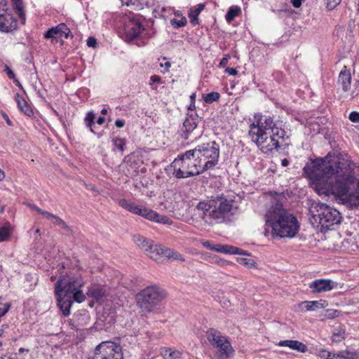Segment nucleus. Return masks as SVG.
Returning a JSON list of instances; mask_svg holds the SVG:
<instances>
[{
    "label": "nucleus",
    "mask_w": 359,
    "mask_h": 359,
    "mask_svg": "<svg viewBox=\"0 0 359 359\" xmlns=\"http://www.w3.org/2000/svg\"><path fill=\"white\" fill-rule=\"evenodd\" d=\"M341 163H331L323 158L312 161L304 168V172L319 195H334L347 208L359 207V180L351 171L339 173Z\"/></svg>",
    "instance_id": "f257e3e1"
},
{
    "label": "nucleus",
    "mask_w": 359,
    "mask_h": 359,
    "mask_svg": "<svg viewBox=\"0 0 359 359\" xmlns=\"http://www.w3.org/2000/svg\"><path fill=\"white\" fill-rule=\"evenodd\" d=\"M248 135L252 141L265 153L278 151L288 139L280 123L275 121L273 116L261 113L255 114Z\"/></svg>",
    "instance_id": "f03ea898"
},
{
    "label": "nucleus",
    "mask_w": 359,
    "mask_h": 359,
    "mask_svg": "<svg viewBox=\"0 0 359 359\" xmlns=\"http://www.w3.org/2000/svg\"><path fill=\"white\" fill-rule=\"evenodd\" d=\"M265 221L266 231L271 228V233L273 238H292L299 230L297 217L279 203L273 205L267 210Z\"/></svg>",
    "instance_id": "7ed1b4c3"
},
{
    "label": "nucleus",
    "mask_w": 359,
    "mask_h": 359,
    "mask_svg": "<svg viewBox=\"0 0 359 359\" xmlns=\"http://www.w3.org/2000/svg\"><path fill=\"white\" fill-rule=\"evenodd\" d=\"M196 210L203 219H209L216 223H223L231 220L237 211V206L234 200L222 194L212 196L207 201L199 202Z\"/></svg>",
    "instance_id": "20e7f679"
},
{
    "label": "nucleus",
    "mask_w": 359,
    "mask_h": 359,
    "mask_svg": "<svg viewBox=\"0 0 359 359\" xmlns=\"http://www.w3.org/2000/svg\"><path fill=\"white\" fill-rule=\"evenodd\" d=\"M310 220L313 225L320 227L321 231H327L335 224L341 223V213L325 203L313 202L309 210Z\"/></svg>",
    "instance_id": "39448f33"
},
{
    "label": "nucleus",
    "mask_w": 359,
    "mask_h": 359,
    "mask_svg": "<svg viewBox=\"0 0 359 359\" xmlns=\"http://www.w3.org/2000/svg\"><path fill=\"white\" fill-rule=\"evenodd\" d=\"M134 243L143 250L147 255L156 262H162L164 259H172L184 262V259L180 253L170 248L155 244L154 241L140 235L133 236Z\"/></svg>",
    "instance_id": "423d86ee"
},
{
    "label": "nucleus",
    "mask_w": 359,
    "mask_h": 359,
    "mask_svg": "<svg viewBox=\"0 0 359 359\" xmlns=\"http://www.w3.org/2000/svg\"><path fill=\"white\" fill-rule=\"evenodd\" d=\"M192 151L188 150L179 155L170 165L172 175L177 179H184L198 175L205 172L202 165L196 161Z\"/></svg>",
    "instance_id": "0eeeda50"
},
{
    "label": "nucleus",
    "mask_w": 359,
    "mask_h": 359,
    "mask_svg": "<svg viewBox=\"0 0 359 359\" xmlns=\"http://www.w3.org/2000/svg\"><path fill=\"white\" fill-rule=\"evenodd\" d=\"M165 297L164 290L158 285H149L137 294V306L142 315L146 316L154 311Z\"/></svg>",
    "instance_id": "6e6552de"
},
{
    "label": "nucleus",
    "mask_w": 359,
    "mask_h": 359,
    "mask_svg": "<svg viewBox=\"0 0 359 359\" xmlns=\"http://www.w3.org/2000/svg\"><path fill=\"white\" fill-rule=\"evenodd\" d=\"M84 285V281L80 276L60 278L55 285V292L60 293V296L70 297L74 302L81 303L86 299L81 288Z\"/></svg>",
    "instance_id": "1a4fd4ad"
},
{
    "label": "nucleus",
    "mask_w": 359,
    "mask_h": 359,
    "mask_svg": "<svg viewBox=\"0 0 359 359\" xmlns=\"http://www.w3.org/2000/svg\"><path fill=\"white\" fill-rule=\"evenodd\" d=\"M193 154L202 165V168L205 172L214 168L217 163L219 157V145L215 141H211L198 145L194 149H191Z\"/></svg>",
    "instance_id": "9d476101"
},
{
    "label": "nucleus",
    "mask_w": 359,
    "mask_h": 359,
    "mask_svg": "<svg viewBox=\"0 0 359 359\" xmlns=\"http://www.w3.org/2000/svg\"><path fill=\"white\" fill-rule=\"evenodd\" d=\"M206 337L209 343L217 349L219 359H229L233 357L235 351L227 337L219 330L210 328L206 332Z\"/></svg>",
    "instance_id": "9b49d317"
},
{
    "label": "nucleus",
    "mask_w": 359,
    "mask_h": 359,
    "mask_svg": "<svg viewBox=\"0 0 359 359\" xmlns=\"http://www.w3.org/2000/svg\"><path fill=\"white\" fill-rule=\"evenodd\" d=\"M123 27L121 32L122 39L126 42H132L142 37L143 27L140 20L133 15L123 17Z\"/></svg>",
    "instance_id": "f8f14e48"
},
{
    "label": "nucleus",
    "mask_w": 359,
    "mask_h": 359,
    "mask_svg": "<svg viewBox=\"0 0 359 359\" xmlns=\"http://www.w3.org/2000/svg\"><path fill=\"white\" fill-rule=\"evenodd\" d=\"M88 359H123V356L119 345L107 341L97 345Z\"/></svg>",
    "instance_id": "ddd939ff"
},
{
    "label": "nucleus",
    "mask_w": 359,
    "mask_h": 359,
    "mask_svg": "<svg viewBox=\"0 0 359 359\" xmlns=\"http://www.w3.org/2000/svg\"><path fill=\"white\" fill-rule=\"evenodd\" d=\"M71 31L69 28L65 23H60L55 27L50 28L43 34L45 39H50L52 41L54 39H61L62 37L67 39Z\"/></svg>",
    "instance_id": "4468645a"
},
{
    "label": "nucleus",
    "mask_w": 359,
    "mask_h": 359,
    "mask_svg": "<svg viewBox=\"0 0 359 359\" xmlns=\"http://www.w3.org/2000/svg\"><path fill=\"white\" fill-rule=\"evenodd\" d=\"M17 28V21L6 10L0 8V31L10 32Z\"/></svg>",
    "instance_id": "2eb2a0df"
},
{
    "label": "nucleus",
    "mask_w": 359,
    "mask_h": 359,
    "mask_svg": "<svg viewBox=\"0 0 359 359\" xmlns=\"http://www.w3.org/2000/svg\"><path fill=\"white\" fill-rule=\"evenodd\" d=\"M312 293L328 292L337 286V283L330 279H317L309 284Z\"/></svg>",
    "instance_id": "dca6fc26"
},
{
    "label": "nucleus",
    "mask_w": 359,
    "mask_h": 359,
    "mask_svg": "<svg viewBox=\"0 0 359 359\" xmlns=\"http://www.w3.org/2000/svg\"><path fill=\"white\" fill-rule=\"evenodd\" d=\"M140 216L146 219L161 224H169L170 221L167 216L161 215L156 211L145 206L143 207Z\"/></svg>",
    "instance_id": "f3484780"
},
{
    "label": "nucleus",
    "mask_w": 359,
    "mask_h": 359,
    "mask_svg": "<svg viewBox=\"0 0 359 359\" xmlns=\"http://www.w3.org/2000/svg\"><path fill=\"white\" fill-rule=\"evenodd\" d=\"M60 293H55L57 305L64 316H68L70 314V308L74 300L70 297L60 296Z\"/></svg>",
    "instance_id": "a211bd4d"
},
{
    "label": "nucleus",
    "mask_w": 359,
    "mask_h": 359,
    "mask_svg": "<svg viewBox=\"0 0 359 359\" xmlns=\"http://www.w3.org/2000/svg\"><path fill=\"white\" fill-rule=\"evenodd\" d=\"M338 83L341 85L343 91L347 92L350 89L351 75L350 70L347 69L346 66H344L341 70L338 77Z\"/></svg>",
    "instance_id": "6ab92c4d"
},
{
    "label": "nucleus",
    "mask_w": 359,
    "mask_h": 359,
    "mask_svg": "<svg viewBox=\"0 0 359 359\" xmlns=\"http://www.w3.org/2000/svg\"><path fill=\"white\" fill-rule=\"evenodd\" d=\"M212 250L229 255H246V252L241 248L229 245L216 244Z\"/></svg>",
    "instance_id": "aec40b11"
},
{
    "label": "nucleus",
    "mask_w": 359,
    "mask_h": 359,
    "mask_svg": "<svg viewBox=\"0 0 359 359\" xmlns=\"http://www.w3.org/2000/svg\"><path fill=\"white\" fill-rule=\"evenodd\" d=\"M118 205L129 211L130 212L140 216L144 205L136 204L134 202L128 201L125 198L120 199L118 202Z\"/></svg>",
    "instance_id": "412c9836"
},
{
    "label": "nucleus",
    "mask_w": 359,
    "mask_h": 359,
    "mask_svg": "<svg viewBox=\"0 0 359 359\" xmlns=\"http://www.w3.org/2000/svg\"><path fill=\"white\" fill-rule=\"evenodd\" d=\"M278 346H287L300 353H305L308 349L304 344L297 340H282L279 341Z\"/></svg>",
    "instance_id": "4be33fe9"
},
{
    "label": "nucleus",
    "mask_w": 359,
    "mask_h": 359,
    "mask_svg": "<svg viewBox=\"0 0 359 359\" xmlns=\"http://www.w3.org/2000/svg\"><path fill=\"white\" fill-rule=\"evenodd\" d=\"M123 5L130 7L134 11H141L150 6L149 0H120Z\"/></svg>",
    "instance_id": "5701e85b"
},
{
    "label": "nucleus",
    "mask_w": 359,
    "mask_h": 359,
    "mask_svg": "<svg viewBox=\"0 0 359 359\" xmlns=\"http://www.w3.org/2000/svg\"><path fill=\"white\" fill-rule=\"evenodd\" d=\"M198 125L197 118L193 116H189L186 118L183 123V137L185 140L188 139V135L191 133Z\"/></svg>",
    "instance_id": "b1692460"
},
{
    "label": "nucleus",
    "mask_w": 359,
    "mask_h": 359,
    "mask_svg": "<svg viewBox=\"0 0 359 359\" xmlns=\"http://www.w3.org/2000/svg\"><path fill=\"white\" fill-rule=\"evenodd\" d=\"M15 101L17 102L18 107L19 109L23 112L25 115L28 116H32L34 114V112L28 104L27 101L24 99L23 97L20 95L18 93L15 95Z\"/></svg>",
    "instance_id": "393cba45"
},
{
    "label": "nucleus",
    "mask_w": 359,
    "mask_h": 359,
    "mask_svg": "<svg viewBox=\"0 0 359 359\" xmlns=\"http://www.w3.org/2000/svg\"><path fill=\"white\" fill-rule=\"evenodd\" d=\"M12 2V6L15 13L19 17L22 24L25 23L26 14L25 12V7L22 0H11Z\"/></svg>",
    "instance_id": "a878e982"
},
{
    "label": "nucleus",
    "mask_w": 359,
    "mask_h": 359,
    "mask_svg": "<svg viewBox=\"0 0 359 359\" xmlns=\"http://www.w3.org/2000/svg\"><path fill=\"white\" fill-rule=\"evenodd\" d=\"M302 304L304 305L306 311H316L318 309L325 308L327 305L325 300L304 301L302 302Z\"/></svg>",
    "instance_id": "bb28decb"
},
{
    "label": "nucleus",
    "mask_w": 359,
    "mask_h": 359,
    "mask_svg": "<svg viewBox=\"0 0 359 359\" xmlns=\"http://www.w3.org/2000/svg\"><path fill=\"white\" fill-rule=\"evenodd\" d=\"M87 294L97 301L104 295V291L99 286H93L88 289Z\"/></svg>",
    "instance_id": "cd10ccee"
},
{
    "label": "nucleus",
    "mask_w": 359,
    "mask_h": 359,
    "mask_svg": "<svg viewBox=\"0 0 359 359\" xmlns=\"http://www.w3.org/2000/svg\"><path fill=\"white\" fill-rule=\"evenodd\" d=\"M123 162L128 165L130 168L133 169H137L139 166L138 156L135 155V153H131L125 156Z\"/></svg>",
    "instance_id": "c85d7f7f"
},
{
    "label": "nucleus",
    "mask_w": 359,
    "mask_h": 359,
    "mask_svg": "<svg viewBox=\"0 0 359 359\" xmlns=\"http://www.w3.org/2000/svg\"><path fill=\"white\" fill-rule=\"evenodd\" d=\"M204 5L201 4L198 5V8H196L194 11H191L189 13V17L190 18V22L193 25H196L199 23L198 15L200 14V13L203 10Z\"/></svg>",
    "instance_id": "c756f323"
},
{
    "label": "nucleus",
    "mask_w": 359,
    "mask_h": 359,
    "mask_svg": "<svg viewBox=\"0 0 359 359\" xmlns=\"http://www.w3.org/2000/svg\"><path fill=\"white\" fill-rule=\"evenodd\" d=\"M241 13V8L238 6H231L229 8L225 18L228 22L233 21L236 16Z\"/></svg>",
    "instance_id": "7c9ffc66"
},
{
    "label": "nucleus",
    "mask_w": 359,
    "mask_h": 359,
    "mask_svg": "<svg viewBox=\"0 0 359 359\" xmlns=\"http://www.w3.org/2000/svg\"><path fill=\"white\" fill-rule=\"evenodd\" d=\"M84 121L86 126L90 128V131L93 133L96 134L93 128V126L95 125V114L93 111H88L86 115Z\"/></svg>",
    "instance_id": "2f4dec72"
},
{
    "label": "nucleus",
    "mask_w": 359,
    "mask_h": 359,
    "mask_svg": "<svg viewBox=\"0 0 359 359\" xmlns=\"http://www.w3.org/2000/svg\"><path fill=\"white\" fill-rule=\"evenodd\" d=\"M163 357L165 359H183L182 353L171 349H166L163 353Z\"/></svg>",
    "instance_id": "473e14b6"
},
{
    "label": "nucleus",
    "mask_w": 359,
    "mask_h": 359,
    "mask_svg": "<svg viewBox=\"0 0 359 359\" xmlns=\"http://www.w3.org/2000/svg\"><path fill=\"white\" fill-rule=\"evenodd\" d=\"M220 97V95L217 92H211L210 93L203 94V98L205 103L211 104L217 101Z\"/></svg>",
    "instance_id": "72a5a7b5"
},
{
    "label": "nucleus",
    "mask_w": 359,
    "mask_h": 359,
    "mask_svg": "<svg viewBox=\"0 0 359 359\" xmlns=\"http://www.w3.org/2000/svg\"><path fill=\"white\" fill-rule=\"evenodd\" d=\"M11 234V225L9 223L0 227V242L7 240Z\"/></svg>",
    "instance_id": "f704fd0d"
},
{
    "label": "nucleus",
    "mask_w": 359,
    "mask_h": 359,
    "mask_svg": "<svg viewBox=\"0 0 359 359\" xmlns=\"http://www.w3.org/2000/svg\"><path fill=\"white\" fill-rule=\"evenodd\" d=\"M114 147L122 153L125 151L126 140L121 137H115L112 140Z\"/></svg>",
    "instance_id": "c9c22d12"
},
{
    "label": "nucleus",
    "mask_w": 359,
    "mask_h": 359,
    "mask_svg": "<svg viewBox=\"0 0 359 359\" xmlns=\"http://www.w3.org/2000/svg\"><path fill=\"white\" fill-rule=\"evenodd\" d=\"M330 359H357L356 353L351 352H342L332 355Z\"/></svg>",
    "instance_id": "e433bc0d"
},
{
    "label": "nucleus",
    "mask_w": 359,
    "mask_h": 359,
    "mask_svg": "<svg viewBox=\"0 0 359 359\" xmlns=\"http://www.w3.org/2000/svg\"><path fill=\"white\" fill-rule=\"evenodd\" d=\"M187 22V18L185 17H182L180 20L177 19H171L170 20V24L171 25L175 28L178 29L182 27H184Z\"/></svg>",
    "instance_id": "4c0bfd02"
},
{
    "label": "nucleus",
    "mask_w": 359,
    "mask_h": 359,
    "mask_svg": "<svg viewBox=\"0 0 359 359\" xmlns=\"http://www.w3.org/2000/svg\"><path fill=\"white\" fill-rule=\"evenodd\" d=\"M51 221L54 224L59 226L62 229H65V230L69 229V227L65 223V222L62 219H61L60 217H59L55 215H54V217L52 218Z\"/></svg>",
    "instance_id": "58836bf2"
},
{
    "label": "nucleus",
    "mask_w": 359,
    "mask_h": 359,
    "mask_svg": "<svg viewBox=\"0 0 359 359\" xmlns=\"http://www.w3.org/2000/svg\"><path fill=\"white\" fill-rule=\"evenodd\" d=\"M238 262L244 266H246L249 268L255 267V262L251 259V258H247V257H241L238 259Z\"/></svg>",
    "instance_id": "ea45409f"
},
{
    "label": "nucleus",
    "mask_w": 359,
    "mask_h": 359,
    "mask_svg": "<svg viewBox=\"0 0 359 359\" xmlns=\"http://www.w3.org/2000/svg\"><path fill=\"white\" fill-rule=\"evenodd\" d=\"M345 331L342 329H339L337 332H335L332 334V341L335 342H339L344 339Z\"/></svg>",
    "instance_id": "a19ab883"
},
{
    "label": "nucleus",
    "mask_w": 359,
    "mask_h": 359,
    "mask_svg": "<svg viewBox=\"0 0 359 359\" xmlns=\"http://www.w3.org/2000/svg\"><path fill=\"white\" fill-rule=\"evenodd\" d=\"M341 0H326L327 8L329 10L334 9L338 4H340Z\"/></svg>",
    "instance_id": "79ce46f5"
},
{
    "label": "nucleus",
    "mask_w": 359,
    "mask_h": 359,
    "mask_svg": "<svg viewBox=\"0 0 359 359\" xmlns=\"http://www.w3.org/2000/svg\"><path fill=\"white\" fill-rule=\"evenodd\" d=\"M34 209L38 212H39L40 214H41L43 216H44L47 219H52L53 217H54V215L50 213V212H48L47 211H45V210H43L42 209L39 208H37V207H34Z\"/></svg>",
    "instance_id": "37998d69"
},
{
    "label": "nucleus",
    "mask_w": 359,
    "mask_h": 359,
    "mask_svg": "<svg viewBox=\"0 0 359 359\" xmlns=\"http://www.w3.org/2000/svg\"><path fill=\"white\" fill-rule=\"evenodd\" d=\"M348 118L353 123H358L359 122V112L352 111L350 113Z\"/></svg>",
    "instance_id": "c03bdc74"
},
{
    "label": "nucleus",
    "mask_w": 359,
    "mask_h": 359,
    "mask_svg": "<svg viewBox=\"0 0 359 359\" xmlns=\"http://www.w3.org/2000/svg\"><path fill=\"white\" fill-rule=\"evenodd\" d=\"M11 308V304L10 303H6L4 305V307L0 308V318L4 316L10 309Z\"/></svg>",
    "instance_id": "a18cd8bd"
},
{
    "label": "nucleus",
    "mask_w": 359,
    "mask_h": 359,
    "mask_svg": "<svg viewBox=\"0 0 359 359\" xmlns=\"http://www.w3.org/2000/svg\"><path fill=\"white\" fill-rule=\"evenodd\" d=\"M336 354L337 353H333L329 352L327 351H323L320 353V356L322 358H325L326 359H330L332 358V355H336Z\"/></svg>",
    "instance_id": "49530a36"
},
{
    "label": "nucleus",
    "mask_w": 359,
    "mask_h": 359,
    "mask_svg": "<svg viewBox=\"0 0 359 359\" xmlns=\"http://www.w3.org/2000/svg\"><path fill=\"white\" fill-rule=\"evenodd\" d=\"M354 86H355V89L353 90L351 93V97H355L359 94V80H357L355 83H354Z\"/></svg>",
    "instance_id": "de8ad7c7"
},
{
    "label": "nucleus",
    "mask_w": 359,
    "mask_h": 359,
    "mask_svg": "<svg viewBox=\"0 0 359 359\" xmlns=\"http://www.w3.org/2000/svg\"><path fill=\"white\" fill-rule=\"evenodd\" d=\"M87 45L89 47H95V46L97 45L96 39L93 36L88 37L87 39Z\"/></svg>",
    "instance_id": "09e8293b"
},
{
    "label": "nucleus",
    "mask_w": 359,
    "mask_h": 359,
    "mask_svg": "<svg viewBox=\"0 0 359 359\" xmlns=\"http://www.w3.org/2000/svg\"><path fill=\"white\" fill-rule=\"evenodd\" d=\"M150 84L153 83H160L161 81V78L158 75H153L150 77Z\"/></svg>",
    "instance_id": "8fccbe9b"
},
{
    "label": "nucleus",
    "mask_w": 359,
    "mask_h": 359,
    "mask_svg": "<svg viewBox=\"0 0 359 359\" xmlns=\"http://www.w3.org/2000/svg\"><path fill=\"white\" fill-rule=\"evenodd\" d=\"M225 72L231 76H235L238 74V71L236 69L231 67H227L225 69Z\"/></svg>",
    "instance_id": "3c124183"
},
{
    "label": "nucleus",
    "mask_w": 359,
    "mask_h": 359,
    "mask_svg": "<svg viewBox=\"0 0 359 359\" xmlns=\"http://www.w3.org/2000/svg\"><path fill=\"white\" fill-rule=\"evenodd\" d=\"M304 0H291V3L294 8H299Z\"/></svg>",
    "instance_id": "603ef678"
},
{
    "label": "nucleus",
    "mask_w": 359,
    "mask_h": 359,
    "mask_svg": "<svg viewBox=\"0 0 359 359\" xmlns=\"http://www.w3.org/2000/svg\"><path fill=\"white\" fill-rule=\"evenodd\" d=\"M160 66L165 68V70L163 71V72L165 73L169 71V69L171 67V64L170 62L166 61L164 64L161 63Z\"/></svg>",
    "instance_id": "864d4df0"
},
{
    "label": "nucleus",
    "mask_w": 359,
    "mask_h": 359,
    "mask_svg": "<svg viewBox=\"0 0 359 359\" xmlns=\"http://www.w3.org/2000/svg\"><path fill=\"white\" fill-rule=\"evenodd\" d=\"M125 121L123 120V119H117L116 121H115V126L117 127V128H123L125 125Z\"/></svg>",
    "instance_id": "5fc2aeb1"
},
{
    "label": "nucleus",
    "mask_w": 359,
    "mask_h": 359,
    "mask_svg": "<svg viewBox=\"0 0 359 359\" xmlns=\"http://www.w3.org/2000/svg\"><path fill=\"white\" fill-rule=\"evenodd\" d=\"M228 60H229V57H223L219 62V66L222 67H225L226 65V64L228 63Z\"/></svg>",
    "instance_id": "6e6d98bb"
},
{
    "label": "nucleus",
    "mask_w": 359,
    "mask_h": 359,
    "mask_svg": "<svg viewBox=\"0 0 359 359\" xmlns=\"http://www.w3.org/2000/svg\"><path fill=\"white\" fill-rule=\"evenodd\" d=\"M6 74L10 79H14L15 74L11 69L6 68Z\"/></svg>",
    "instance_id": "4d7b16f0"
},
{
    "label": "nucleus",
    "mask_w": 359,
    "mask_h": 359,
    "mask_svg": "<svg viewBox=\"0 0 359 359\" xmlns=\"http://www.w3.org/2000/svg\"><path fill=\"white\" fill-rule=\"evenodd\" d=\"M203 246L208 249L212 250L215 247V245H212L209 241L203 243Z\"/></svg>",
    "instance_id": "13d9d810"
},
{
    "label": "nucleus",
    "mask_w": 359,
    "mask_h": 359,
    "mask_svg": "<svg viewBox=\"0 0 359 359\" xmlns=\"http://www.w3.org/2000/svg\"><path fill=\"white\" fill-rule=\"evenodd\" d=\"M104 121H105V118L103 116H100L97 119V123L99 125H102L104 123Z\"/></svg>",
    "instance_id": "bf43d9fd"
},
{
    "label": "nucleus",
    "mask_w": 359,
    "mask_h": 359,
    "mask_svg": "<svg viewBox=\"0 0 359 359\" xmlns=\"http://www.w3.org/2000/svg\"><path fill=\"white\" fill-rule=\"evenodd\" d=\"M281 165L283 167H286L289 165V161L286 158H284L281 161Z\"/></svg>",
    "instance_id": "052dcab7"
},
{
    "label": "nucleus",
    "mask_w": 359,
    "mask_h": 359,
    "mask_svg": "<svg viewBox=\"0 0 359 359\" xmlns=\"http://www.w3.org/2000/svg\"><path fill=\"white\" fill-rule=\"evenodd\" d=\"M5 177L4 172L0 168V181H2Z\"/></svg>",
    "instance_id": "680f3d73"
},
{
    "label": "nucleus",
    "mask_w": 359,
    "mask_h": 359,
    "mask_svg": "<svg viewBox=\"0 0 359 359\" xmlns=\"http://www.w3.org/2000/svg\"><path fill=\"white\" fill-rule=\"evenodd\" d=\"M195 98H196V94L195 93H193L192 95H191L190 99H191V102H195Z\"/></svg>",
    "instance_id": "e2e57ef3"
},
{
    "label": "nucleus",
    "mask_w": 359,
    "mask_h": 359,
    "mask_svg": "<svg viewBox=\"0 0 359 359\" xmlns=\"http://www.w3.org/2000/svg\"><path fill=\"white\" fill-rule=\"evenodd\" d=\"M5 117L6 118V123L8 126H11V121L9 120V118H8V116L7 115H5Z\"/></svg>",
    "instance_id": "0e129e2a"
},
{
    "label": "nucleus",
    "mask_w": 359,
    "mask_h": 359,
    "mask_svg": "<svg viewBox=\"0 0 359 359\" xmlns=\"http://www.w3.org/2000/svg\"><path fill=\"white\" fill-rule=\"evenodd\" d=\"M24 351H25V349H24L23 348H20L19 349V353H18V355L17 356V359H18V358H20V353H22Z\"/></svg>",
    "instance_id": "69168bd1"
},
{
    "label": "nucleus",
    "mask_w": 359,
    "mask_h": 359,
    "mask_svg": "<svg viewBox=\"0 0 359 359\" xmlns=\"http://www.w3.org/2000/svg\"><path fill=\"white\" fill-rule=\"evenodd\" d=\"M107 113V109L104 108V109H102L101 110V114H102L104 115V114H106Z\"/></svg>",
    "instance_id": "338daca9"
},
{
    "label": "nucleus",
    "mask_w": 359,
    "mask_h": 359,
    "mask_svg": "<svg viewBox=\"0 0 359 359\" xmlns=\"http://www.w3.org/2000/svg\"><path fill=\"white\" fill-rule=\"evenodd\" d=\"M0 359H11L9 357H0Z\"/></svg>",
    "instance_id": "774afa93"
}]
</instances>
